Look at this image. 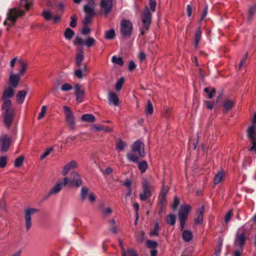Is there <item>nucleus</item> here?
<instances>
[{
  "label": "nucleus",
  "instance_id": "nucleus-1",
  "mask_svg": "<svg viewBox=\"0 0 256 256\" xmlns=\"http://www.w3.org/2000/svg\"><path fill=\"white\" fill-rule=\"evenodd\" d=\"M14 89L10 86L5 88L2 96V100L3 102L2 110H4V122L7 127H10L12 124L14 116V110L12 108V101L8 99L14 96Z\"/></svg>",
  "mask_w": 256,
  "mask_h": 256
},
{
  "label": "nucleus",
  "instance_id": "nucleus-2",
  "mask_svg": "<svg viewBox=\"0 0 256 256\" xmlns=\"http://www.w3.org/2000/svg\"><path fill=\"white\" fill-rule=\"evenodd\" d=\"M24 15V12L16 8L10 9L7 14L6 20L4 22V25H8V26H13L16 23V20L20 16Z\"/></svg>",
  "mask_w": 256,
  "mask_h": 256
},
{
  "label": "nucleus",
  "instance_id": "nucleus-3",
  "mask_svg": "<svg viewBox=\"0 0 256 256\" xmlns=\"http://www.w3.org/2000/svg\"><path fill=\"white\" fill-rule=\"evenodd\" d=\"M252 124L247 130L248 136L252 140V146L248 149L250 151H254L256 152V112L254 114L252 122Z\"/></svg>",
  "mask_w": 256,
  "mask_h": 256
},
{
  "label": "nucleus",
  "instance_id": "nucleus-4",
  "mask_svg": "<svg viewBox=\"0 0 256 256\" xmlns=\"http://www.w3.org/2000/svg\"><path fill=\"white\" fill-rule=\"evenodd\" d=\"M152 16L151 12L148 8L146 7L144 10L142 16L144 27L140 28L141 34L144 35L146 33V31H148L149 30L152 23Z\"/></svg>",
  "mask_w": 256,
  "mask_h": 256
},
{
  "label": "nucleus",
  "instance_id": "nucleus-5",
  "mask_svg": "<svg viewBox=\"0 0 256 256\" xmlns=\"http://www.w3.org/2000/svg\"><path fill=\"white\" fill-rule=\"evenodd\" d=\"M129 156H134L138 158H144L146 156L144 144L140 140H136L132 146V153Z\"/></svg>",
  "mask_w": 256,
  "mask_h": 256
},
{
  "label": "nucleus",
  "instance_id": "nucleus-6",
  "mask_svg": "<svg viewBox=\"0 0 256 256\" xmlns=\"http://www.w3.org/2000/svg\"><path fill=\"white\" fill-rule=\"evenodd\" d=\"M63 108L66 124L70 130H74L75 128L76 125L74 116L69 107L64 106Z\"/></svg>",
  "mask_w": 256,
  "mask_h": 256
},
{
  "label": "nucleus",
  "instance_id": "nucleus-7",
  "mask_svg": "<svg viewBox=\"0 0 256 256\" xmlns=\"http://www.w3.org/2000/svg\"><path fill=\"white\" fill-rule=\"evenodd\" d=\"M142 192L140 194V199L144 201L147 200L152 196L150 186L146 180H144L142 182Z\"/></svg>",
  "mask_w": 256,
  "mask_h": 256
},
{
  "label": "nucleus",
  "instance_id": "nucleus-8",
  "mask_svg": "<svg viewBox=\"0 0 256 256\" xmlns=\"http://www.w3.org/2000/svg\"><path fill=\"white\" fill-rule=\"evenodd\" d=\"M39 212V210L34 208H28L24 211V220L27 231H28L32 226V216Z\"/></svg>",
  "mask_w": 256,
  "mask_h": 256
},
{
  "label": "nucleus",
  "instance_id": "nucleus-9",
  "mask_svg": "<svg viewBox=\"0 0 256 256\" xmlns=\"http://www.w3.org/2000/svg\"><path fill=\"white\" fill-rule=\"evenodd\" d=\"M142 158H138L134 156H129V160L138 164V168L141 172L144 173L148 168V164L146 160H140Z\"/></svg>",
  "mask_w": 256,
  "mask_h": 256
},
{
  "label": "nucleus",
  "instance_id": "nucleus-10",
  "mask_svg": "<svg viewBox=\"0 0 256 256\" xmlns=\"http://www.w3.org/2000/svg\"><path fill=\"white\" fill-rule=\"evenodd\" d=\"M100 8L102 12L107 17L112 8V0H101Z\"/></svg>",
  "mask_w": 256,
  "mask_h": 256
},
{
  "label": "nucleus",
  "instance_id": "nucleus-11",
  "mask_svg": "<svg viewBox=\"0 0 256 256\" xmlns=\"http://www.w3.org/2000/svg\"><path fill=\"white\" fill-rule=\"evenodd\" d=\"M90 189L86 186H82L80 191V198L82 201H84L86 198H88L91 203L96 201V197L93 192H89Z\"/></svg>",
  "mask_w": 256,
  "mask_h": 256
},
{
  "label": "nucleus",
  "instance_id": "nucleus-12",
  "mask_svg": "<svg viewBox=\"0 0 256 256\" xmlns=\"http://www.w3.org/2000/svg\"><path fill=\"white\" fill-rule=\"evenodd\" d=\"M82 184L80 176L76 172H73L70 174V180H68V184L69 187L76 186L80 187Z\"/></svg>",
  "mask_w": 256,
  "mask_h": 256
},
{
  "label": "nucleus",
  "instance_id": "nucleus-13",
  "mask_svg": "<svg viewBox=\"0 0 256 256\" xmlns=\"http://www.w3.org/2000/svg\"><path fill=\"white\" fill-rule=\"evenodd\" d=\"M68 182V178L66 177L64 178L62 182H58L56 185L54 186L49 192L48 194L44 198V200H46L52 194H56L60 192L62 189V187L66 186Z\"/></svg>",
  "mask_w": 256,
  "mask_h": 256
},
{
  "label": "nucleus",
  "instance_id": "nucleus-14",
  "mask_svg": "<svg viewBox=\"0 0 256 256\" xmlns=\"http://www.w3.org/2000/svg\"><path fill=\"white\" fill-rule=\"evenodd\" d=\"M73 43L75 46L84 44L87 47L90 48L95 44L96 40L93 38L89 37L86 40H84L82 38L77 36L74 40Z\"/></svg>",
  "mask_w": 256,
  "mask_h": 256
},
{
  "label": "nucleus",
  "instance_id": "nucleus-15",
  "mask_svg": "<svg viewBox=\"0 0 256 256\" xmlns=\"http://www.w3.org/2000/svg\"><path fill=\"white\" fill-rule=\"evenodd\" d=\"M11 143V138L7 135H3L0 137V151L7 152Z\"/></svg>",
  "mask_w": 256,
  "mask_h": 256
},
{
  "label": "nucleus",
  "instance_id": "nucleus-16",
  "mask_svg": "<svg viewBox=\"0 0 256 256\" xmlns=\"http://www.w3.org/2000/svg\"><path fill=\"white\" fill-rule=\"evenodd\" d=\"M74 94L76 96V100L78 102H82L83 101L85 91L82 88V85L80 84H76L74 88Z\"/></svg>",
  "mask_w": 256,
  "mask_h": 256
},
{
  "label": "nucleus",
  "instance_id": "nucleus-17",
  "mask_svg": "<svg viewBox=\"0 0 256 256\" xmlns=\"http://www.w3.org/2000/svg\"><path fill=\"white\" fill-rule=\"evenodd\" d=\"M246 242V236L244 232L240 234H237L234 239V244L238 246L242 252L244 246Z\"/></svg>",
  "mask_w": 256,
  "mask_h": 256
},
{
  "label": "nucleus",
  "instance_id": "nucleus-18",
  "mask_svg": "<svg viewBox=\"0 0 256 256\" xmlns=\"http://www.w3.org/2000/svg\"><path fill=\"white\" fill-rule=\"evenodd\" d=\"M20 74H12L10 76L8 82L10 87L14 88H16L20 84Z\"/></svg>",
  "mask_w": 256,
  "mask_h": 256
},
{
  "label": "nucleus",
  "instance_id": "nucleus-19",
  "mask_svg": "<svg viewBox=\"0 0 256 256\" xmlns=\"http://www.w3.org/2000/svg\"><path fill=\"white\" fill-rule=\"evenodd\" d=\"M168 191V188L163 187L161 190L160 194L159 196L160 204L162 208L166 206L167 203V194Z\"/></svg>",
  "mask_w": 256,
  "mask_h": 256
},
{
  "label": "nucleus",
  "instance_id": "nucleus-20",
  "mask_svg": "<svg viewBox=\"0 0 256 256\" xmlns=\"http://www.w3.org/2000/svg\"><path fill=\"white\" fill-rule=\"evenodd\" d=\"M84 58V52L82 48L78 47L76 48V65L79 68Z\"/></svg>",
  "mask_w": 256,
  "mask_h": 256
},
{
  "label": "nucleus",
  "instance_id": "nucleus-21",
  "mask_svg": "<svg viewBox=\"0 0 256 256\" xmlns=\"http://www.w3.org/2000/svg\"><path fill=\"white\" fill-rule=\"evenodd\" d=\"M190 210L191 207L190 205L185 204L181 206L178 212L179 218H183L187 219L188 213Z\"/></svg>",
  "mask_w": 256,
  "mask_h": 256
},
{
  "label": "nucleus",
  "instance_id": "nucleus-22",
  "mask_svg": "<svg viewBox=\"0 0 256 256\" xmlns=\"http://www.w3.org/2000/svg\"><path fill=\"white\" fill-rule=\"evenodd\" d=\"M78 165L76 162L75 160H72L69 163L67 164L64 168L62 170V174L63 176L66 175L68 172L72 169L77 168Z\"/></svg>",
  "mask_w": 256,
  "mask_h": 256
},
{
  "label": "nucleus",
  "instance_id": "nucleus-23",
  "mask_svg": "<svg viewBox=\"0 0 256 256\" xmlns=\"http://www.w3.org/2000/svg\"><path fill=\"white\" fill-rule=\"evenodd\" d=\"M108 104L118 106L119 100L117 94L114 92H110L108 96Z\"/></svg>",
  "mask_w": 256,
  "mask_h": 256
},
{
  "label": "nucleus",
  "instance_id": "nucleus-24",
  "mask_svg": "<svg viewBox=\"0 0 256 256\" xmlns=\"http://www.w3.org/2000/svg\"><path fill=\"white\" fill-rule=\"evenodd\" d=\"M88 72L87 66L86 64H84L82 69H78L74 71V75L76 77L78 78H82L86 74V72Z\"/></svg>",
  "mask_w": 256,
  "mask_h": 256
},
{
  "label": "nucleus",
  "instance_id": "nucleus-25",
  "mask_svg": "<svg viewBox=\"0 0 256 256\" xmlns=\"http://www.w3.org/2000/svg\"><path fill=\"white\" fill-rule=\"evenodd\" d=\"M120 32L121 34L124 36H128V20H122L120 24Z\"/></svg>",
  "mask_w": 256,
  "mask_h": 256
},
{
  "label": "nucleus",
  "instance_id": "nucleus-26",
  "mask_svg": "<svg viewBox=\"0 0 256 256\" xmlns=\"http://www.w3.org/2000/svg\"><path fill=\"white\" fill-rule=\"evenodd\" d=\"M84 11L86 15H90V16H94L95 15L94 5V4H85V5H84Z\"/></svg>",
  "mask_w": 256,
  "mask_h": 256
},
{
  "label": "nucleus",
  "instance_id": "nucleus-27",
  "mask_svg": "<svg viewBox=\"0 0 256 256\" xmlns=\"http://www.w3.org/2000/svg\"><path fill=\"white\" fill-rule=\"evenodd\" d=\"M27 93L28 92L25 90H22L18 92L16 96V98L19 104H22L24 102Z\"/></svg>",
  "mask_w": 256,
  "mask_h": 256
},
{
  "label": "nucleus",
  "instance_id": "nucleus-28",
  "mask_svg": "<svg viewBox=\"0 0 256 256\" xmlns=\"http://www.w3.org/2000/svg\"><path fill=\"white\" fill-rule=\"evenodd\" d=\"M18 62L20 68L19 70L18 73L17 74H20V76L26 72L28 65L27 63L23 60H20Z\"/></svg>",
  "mask_w": 256,
  "mask_h": 256
},
{
  "label": "nucleus",
  "instance_id": "nucleus-29",
  "mask_svg": "<svg viewBox=\"0 0 256 256\" xmlns=\"http://www.w3.org/2000/svg\"><path fill=\"white\" fill-rule=\"evenodd\" d=\"M116 150L120 152L123 150L126 146V144L123 142L122 139L118 138L116 140Z\"/></svg>",
  "mask_w": 256,
  "mask_h": 256
},
{
  "label": "nucleus",
  "instance_id": "nucleus-30",
  "mask_svg": "<svg viewBox=\"0 0 256 256\" xmlns=\"http://www.w3.org/2000/svg\"><path fill=\"white\" fill-rule=\"evenodd\" d=\"M182 238L185 242H188L192 238V232L188 230H184L182 234Z\"/></svg>",
  "mask_w": 256,
  "mask_h": 256
},
{
  "label": "nucleus",
  "instance_id": "nucleus-31",
  "mask_svg": "<svg viewBox=\"0 0 256 256\" xmlns=\"http://www.w3.org/2000/svg\"><path fill=\"white\" fill-rule=\"evenodd\" d=\"M234 106V102L232 100H226L223 104L224 112H227L230 110Z\"/></svg>",
  "mask_w": 256,
  "mask_h": 256
},
{
  "label": "nucleus",
  "instance_id": "nucleus-32",
  "mask_svg": "<svg viewBox=\"0 0 256 256\" xmlns=\"http://www.w3.org/2000/svg\"><path fill=\"white\" fill-rule=\"evenodd\" d=\"M82 120L93 123L96 120V118L92 114H84L82 116Z\"/></svg>",
  "mask_w": 256,
  "mask_h": 256
},
{
  "label": "nucleus",
  "instance_id": "nucleus-33",
  "mask_svg": "<svg viewBox=\"0 0 256 256\" xmlns=\"http://www.w3.org/2000/svg\"><path fill=\"white\" fill-rule=\"evenodd\" d=\"M224 178V172L223 171H220L216 174L214 178V184H218L220 183L223 180Z\"/></svg>",
  "mask_w": 256,
  "mask_h": 256
},
{
  "label": "nucleus",
  "instance_id": "nucleus-34",
  "mask_svg": "<svg viewBox=\"0 0 256 256\" xmlns=\"http://www.w3.org/2000/svg\"><path fill=\"white\" fill-rule=\"evenodd\" d=\"M202 36V31L199 28L196 32L195 33V43L194 47L196 48H198V43L200 40Z\"/></svg>",
  "mask_w": 256,
  "mask_h": 256
},
{
  "label": "nucleus",
  "instance_id": "nucleus-35",
  "mask_svg": "<svg viewBox=\"0 0 256 256\" xmlns=\"http://www.w3.org/2000/svg\"><path fill=\"white\" fill-rule=\"evenodd\" d=\"M115 36L116 34L114 28H112L105 32L104 38L106 40H112Z\"/></svg>",
  "mask_w": 256,
  "mask_h": 256
},
{
  "label": "nucleus",
  "instance_id": "nucleus-36",
  "mask_svg": "<svg viewBox=\"0 0 256 256\" xmlns=\"http://www.w3.org/2000/svg\"><path fill=\"white\" fill-rule=\"evenodd\" d=\"M74 35V32L69 28L66 29L64 32V36L67 40H71Z\"/></svg>",
  "mask_w": 256,
  "mask_h": 256
},
{
  "label": "nucleus",
  "instance_id": "nucleus-37",
  "mask_svg": "<svg viewBox=\"0 0 256 256\" xmlns=\"http://www.w3.org/2000/svg\"><path fill=\"white\" fill-rule=\"evenodd\" d=\"M256 12V4L252 6L248 10V22H250L252 20L254 14Z\"/></svg>",
  "mask_w": 256,
  "mask_h": 256
},
{
  "label": "nucleus",
  "instance_id": "nucleus-38",
  "mask_svg": "<svg viewBox=\"0 0 256 256\" xmlns=\"http://www.w3.org/2000/svg\"><path fill=\"white\" fill-rule=\"evenodd\" d=\"M112 62L116 64L119 66H122L124 64V62L122 58L117 57L116 56H114L112 57Z\"/></svg>",
  "mask_w": 256,
  "mask_h": 256
},
{
  "label": "nucleus",
  "instance_id": "nucleus-39",
  "mask_svg": "<svg viewBox=\"0 0 256 256\" xmlns=\"http://www.w3.org/2000/svg\"><path fill=\"white\" fill-rule=\"evenodd\" d=\"M204 92L208 94L209 98H212L213 97V95L216 93V89L214 88H204Z\"/></svg>",
  "mask_w": 256,
  "mask_h": 256
},
{
  "label": "nucleus",
  "instance_id": "nucleus-40",
  "mask_svg": "<svg viewBox=\"0 0 256 256\" xmlns=\"http://www.w3.org/2000/svg\"><path fill=\"white\" fill-rule=\"evenodd\" d=\"M176 216L173 214H170L167 216L166 222L171 226H173L176 224Z\"/></svg>",
  "mask_w": 256,
  "mask_h": 256
},
{
  "label": "nucleus",
  "instance_id": "nucleus-41",
  "mask_svg": "<svg viewBox=\"0 0 256 256\" xmlns=\"http://www.w3.org/2000/svg\"><path fill=\"white\" fill-rule=\"evenodd\" d=\"M154 112L153 106L151 101L148 100L147 102V106L146 108V113L147 114H152Z\"/></svg>",
  "mask_w": 256,
  "mask_h": 256
},
{
  "label": "nucleus",
  "instance_id": "nucleus-42",
  "mask_svg": "<svg viewBox=\"0 0 256 256\" xmlns=\"http://www.w3.org/2000/svg\"><path fill=\"white\" fill-rule=\"evenodd\" d=\"M24 157L20 156L17 158L14 162V165L16 168H20L21 166L24 162Z\"/></svg>",
  "mask_w": 256,
  "mask_h": 256
},
{
  "label": "nucleus",
  "instance_id": "nucleus-43",
  "mask_svg": "<svg viewBox=\"0 0 256 256\" xmlns=\"http://www.w3.org/2000/svg\"><path fill=\"white\" fill-rule=\"evenodd\" d=\"M71 21L70 23V27L74 28L77 24L78 17L76 14H73L70 17Z\"/></svg>",
  "mask_w": 256,
  "mask_h": 256
},
{
  "label": "nucleus",
  "instance_id": "nucleus-44",
  "mask_svg": "<svg viewBox=\"0 0 256 256\" xmlns=\"http://www.w3.org/2000/svg\"><path fill=\"white\" fill-rule=\"evenodd\" d=\"M146 246L148 248L152 249H156L158 246V243L152 240H148L146 244Z\"/></svg>",
  "mask_w": 256,
  "mask_h": 256
},
{
  "label": "nucleus",
  "instance_id": "nucleus-45",
  "mask_svg": "<svg viewBox=\"0 0 256 256\" xmlns=\"http://www.w3.org/2000/svg\"><path fill=\"white\" fill-rule=\"evenodd\" d=\"M124 78L123 77L120 78L118 81L116 82V89L117 90H120L122 88L124 83Z\"/></svg>",
  "mask_w": 256,
  "mask_h": 256
},
{
  "label": "nucleus",
  "instance_id": "nucleus-46",
  "mask_svg": "<svg viewBox=\"0 0 256 256\" xmlns=\"http://www.w3.org/2000/svg\"><path fill=\"white\" fill-rule=\"evenodd\" d=\"M8 163V157L6 156H2L0 157V168H4Z\"/></svg>",
  "mask_w": 256,
  "mask_h": 256
},
{
  "label": "nucleus",
  "instance_id": "nucleus-47",
  "mask_svg": "<svg viewBox=\"0 0 256 256\" xmlns=\"http://www.w3.org/2000/svg\"><path fill=\"white\" fill-rule=\"evenodd\" d=\"M158 230H159V224L158 222H156L154 224V230H152L150 232V235L158 236Z\"/></svg>",
  "mask_w": 256,
  "mask_h": 256
},
{
  "label": "nucleus",
  "instance_id": "nucleus-48",
  "mask_svg": "<svg viewBox=\"0 0 256 256\" xmlns=\"http://www.w3.org/2000/svg\"><path fill=\"white\" fill-rule=\"evenodd\" d=\"M93 16H92L86 14L82 22L84 26H88V24L92 21Z\"/></svg>",
  "mask_w": 256,
  "mask_h": 256
},
{
  "label": "nucleus",
  "instance_id": "nucleus-49",
  "mask_svg": "<svg viewBox=\"0 0 256 256\" xmlns=\"http://www.w3.org/2000/svg\"><path fill=\"white\" fill-rule=\"evenodd\" d=\"M232 216H233V211L232 210H230L225 215L224 222L226 224H228L230 222V220Z\"/></svg>",
  "mask_w": 256,
  "mask_h": 256
},
{
  "label": "nucleus",
  "instance_id": "nucleus-50",
  "mask_svg": "<svg viewBox=\"0 0 256 256\" xmlns=\"http://www.w3.org/2000/svg\"><path fill=\"white\" fill-rule=\"evenodd\" d=\"M72 86L68 83L64 84L61 87V90L64 92L69 91L72 90Z\"/></svg>",
  "mask_w": 256,
  "mask_h": 256
},
{
  "label": "nucleus",
  "instance_id": "nucleus-51",
  "mask_svg": "<svg viewBox=\"0 0 256 256\" xmlns=\"http://www.w3.org/2000/svg\"><path fill=\"white\" fill-rule=\"evenodd\" d=\"M46 109H47V106H42V108H41V111L39 113L38 116V120H40L41 118H42L44 117V114L46 112Z\"/></svg>",
  "mask_w": 256,
  "mask_h": 256
},
{
  "label": "nucleus",
  "instance_id": "nucleus-52",
  "mask_svg": "<svg viewBox=\"0 0 256 256\" xmlns=\"http://www.w3.org/2000/svg\"><path fill=\"white\" fill-rule=\"evenodd\" d=\"M42 16L47 20H49L52 18V14L50 12L44 10L42 12Z\"/></svg>",
  "mask_w": 256,
  "mask_h": 256
},
{
  "label": "nucleus",
  "instance_id": "nucleus-53",
  "mask_svg": "<svg viewBox=\"0 0 256 256\" xmlns=\"http://www.w3.org/2000/svg\"><path fill=\"white\" fill-rule=\"evenodd\" d=\"M53 150V148H48V150H46L41 155L40 157V160H42L44 158H46L47 156H48L51 152H52Z\"/></svg>",
  "mask_w": 256,
  "mask_h": 256
},
{
  "label": "nucleus",
  "instance_id": "nucleus-54",
  "mask_svg": "<svg viewBox=\"0 0 256 256\" xmlns=\"http://www.w3.org/2000/svg\"><path fill=\"white\" fill-rule=\"evenodd\" d=\"M148 4H149V6H150L151 10L152 12H155L156 8V0H150Z\"/></svg>",
  "mask_w": 256,
  "mask_h": 256
},
{
  "label": "nucleus",
  "instance_id": "nucleus-55",
  "mask_svg": "<svg viewBox=\"0 0 256 256\" xmlns=\"http://www.w3.org/2000/svg\"><path fill=\"white\" fill-rule=\"evenodd\" d=\"M222 242H220L218 244L217 249L214 252V254L216 256H220L222 248Z\"/></svg>",
  "mask_w": 256,
  "mask_h": 256
},
{
  "label": "nucleus",
  "instance_id": "nucleus-56",
  "mask_svg": "<svg viewBox=\"0 0 256 256\" xmlns=\"http://www.w3.org/2000/svg\"><path fill=\"white\" fill-rule=\"evenodd\" d=\"M118 242H119V244L120 246L121 247V248H122V256H127V254H126V250H125L124 247V245H123V243H122V240H121V239H119L118 240Z\"/></svg>",
  "mask_w": 256,
  "mask_h": 256
},
{
  "label": "nucleus",
  "instance_id": "nucleus-57",
  "mask_svg": "<svg viewBox=\"0 0 256 256\" xmlns=\"http://www.w3.org/2000/svg\"><path fill=\"white\" fill-rule=\"evenodd\" d=\"M204 206H202L201 207L198 208L196 210V216H204Z\"/></svg>",
  "mask_w": 256,
  "mask_h": 256
},
{
  "label": "nucleus",
  "instance_id": "nucleus-58",
  "mask_svg": "<svg viewBox=\"0 0 256 256\" xmlns=\"http://www.w3.org/2000/svg\"><path fill=\"white\" fill-rule=\"evenodd\" d=\"M90 32V29L88 26H84L82 30V34H88Z\"/></svg>",
  "mask_w": 256,
  "mask_h": 256
},
{
  "label": "nucleus",
  "instance_id": "nucleus-59",
  "mask_svg": "<svg viewBox=\"0 0 256 256\" xmlns=\"http://www.w3.org/2000/svg\"><path fill=\"white\" fill-rule=\"evenodd\" d=\"M180 218V230H183L184 228V226H185V224H186V218Z\"/></svg>",
  "mask_w": 256,
  "mask_h": 256
},
{
  "label": "nucleus",
  "instance_id": "nucleus-60",
  "mask_svg": "<svg viewBox=\"0 0 256 256\" xmlns=\"http://www.w3.org/2000/svg\"><path fill=\"white\" fill-rule=\"evenodd\" d=\"M112 212V210L110 208H106L102 212L104 216H108Z\"/></svg>",
  "mask_w": 256,
  "mask_h": 256
},
{
  "label": "nucleus",
  "instance_id": "nucleus-61",
  "mask_svg": "<svg viewBox=\"0 0 256 256\" xmlns=\"http://www.w3.org/2000/svg\"><path fill=\"white\" fill-rule=\"evenodd\" d=\"M203 222V216H196V218L194 219L195 224H202Z\"/></svg>",
  "mask_w": 256,
  "mask_h": 256
},
{
  "label": "nucleus",
  "instance_id": "nucleus-62",
  "mask_svg": "<svg viewBox=\"0 0 256 256\" xmlns=\"http://www.w3.org/2000/svg\"><path fill=\"white\" fill-rule=\"evenodd\" d=\"M136 67V66L133 60L129 62V72L134 70Z\"/></svg>",
  "mask_w": 256,
  "mask_h": 256
},
{
  "label": "nucleus",
  "instance_id": "nucleus-63",
  "mask_svg": "<svg viewBox=\"0 0 256 256\" xmlns=\"http://www.w3.org/2000/svg\"><path fill=\"white\" fill-rule=\"evenodd\" d=\"M208 12V4H206L204 6V11L202 12V14L201 19L200 20H202L206 16Z\"/></svg>",
  "mask_w": 256,
  "mask_h": 256
},
{
  "label": "nucleus",
  "instance_id": "nucleus-64",
  "mask_svg": "<svg viewBox=\"0 0 256 256\" xmlns=\"http://www.w3.org/2000/svg\"><path fill=\"white\" fill-rule=\"evenodd\" d=\"M180 204V200L177 197H175L174 198L173 204H172V208L174 209H176L178 206Z\"/></svg>",
  "mask_w": 256,
  "mask_h": 256
}]
</instances>
